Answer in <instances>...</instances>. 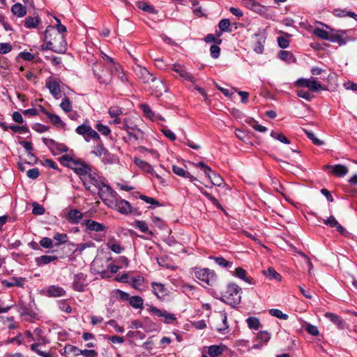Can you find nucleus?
Returning <instances> with one entry per match:
<instances>
[{"instance_id": "1", "label": "nucleus", "mask_w": 357, "mask_h": 357, "mask_svg": "<svg viewBox=\"0 0 357 357\" xmlns=\"http://www.w3.org/2000/svg\"><path fill=\"white\" fill-rule=\"evenodd\" d=\"M45 45L42 50H51L57 54H63L67 50V43L63 34L57 31L54 26H48L44 35Z\"/></svg>"}, {"instance_id": "2", "label": "nucleus", "mask_w": 357, "mask_h": 357, "mask_svg": "<svg viewBox=\"0 0 357 357\" xmlns=\"http://www.w3.org/2000/svg\"><path fill=\"white\" fill-rule=\"evenodd\" d=\"M60 163L66 167L74 171V172L80 176H86L91 171V167L84 161L79 158H74L70 155L66 154L59 158Z\"/></svg>"}, {"instance_id": "3", "label": "nucleus", "mask_w": 357, "mask_h": 357, "mask_svg": "<svg viewBox=\"0 0 357 357\" xmlns=\"http://www.w3.org/2000/svg\"><path fill=\"white\" fill-rule=\"evenodd\" d=\"M241 289L237 284H229L227 289L222 294V301L232 307H235L241 302Z\"/></svg>"}, {"instance_id": "4", "label": "nucleus", "mask_w": 357, "mask_h": 357, "mask_svg": "<svg viewBox=\"0 0 357 357\" xmlns=\"http://www.w3.org/2000/svg\"><path fill=\"white\" fill-rule=\"evenodd\" d=\"M192 270L195 277L202 282L204 286L213 287L216 284L218 276L213 270L200 267H195Z\"/></svg>"}, {"instance_id": "5", "label": "nucleus", "mask_w": 357, "mask_h": 357, "mask_svg": "<svg viewBox=\"0 0 357 357\" xmlns=\"http://www.w3.org/2000/svg\"><path fill=\"white\" fill-rule=\"evenodd\" d=\"M194 165L196 167L200 168L204 172V174L208 178L213 185L216 186H221L222 184L224 183V181L220 175L213 172L211 168L206 165L204 162H199L198 163L194 164Z\"/></svg>"}, {"instance_id": "6", "label": "nucleus", "mask_w": 357, "mask_h": 357, "mask_svg": "<svg viewBox=\"0 0 357 357\" xmlns=\"http://www.w3.org/2000/svg\"><path fill=\"white\" fill-rule=\"evenodd\" d=\"M97 189L98 190V194L99 197L105 204L110 206L109 202H112L115 192L109 185L105 183L103 181L102 182V185H100Z\"/></svg>"}, {"instance_id": "7", "label": "nucleus", "mask_w": 357, "mask_h": 357, "mask_svg": "<svg viewBox=\"0 0 357 357\" xmlns=\"http://www.w3.org/2000/svg\"><path fill=\"white\" fill-rule=\"evenodd\" d=\"M94 75L96 77L100 84H109L112 80V75L114 73V67L102 68L99 71L96 68H93Z\"/></svg>"}, {"instance_id": "8", "label": "nucleus", "mask_w": 357, "mask_h": 357, "mask_svg": "<svg viewBox=\"0 0 357 357\" xmlns=\"http://www.w3.org/2000/svg\"><path fill=\"white\" fill-rule=\"evenodd\" d=\"M169 70L177 73L183 79L195 84L196 79L189 73L186 68L180 63H174L169 66Z\"/></svg>"}, {"instance_id": "9", "label": "nucleus", "mask_w": 357, "mask_h": 357, "mask_svg": "<svg viewBox=\"0 0 357 357\" xmlns=\"http://www.w3.org/2000/svg\"><path fill=\"white\" fill-rule=\"evenodd\" d=\"M134 73L137 77L143 83H149L154 79L155 76L151 74L146 68L136 65L133 68Z\"/></svg>"}, {"instance_id": "10", "label": "nucleus", "mask_w": 357, "mask_h": 357, "mask_svg": "<svg viewBox=\"0 0 357 357\" xmlns=\"http://www.w3.org/2000/svg\"><path fill=\"white\" fill-rule=\"evenodd\" d=\"M60 81L52 77L46 79V87L49 89L50 93L56 98L58 99L61 96V89L59 86Z\"/></svg>"}, {"instance_id": "11", "label": "nucleus", "mask_w": 357, "mask_h": 357, "mask_svg": "<svg viewBox=\"0 0 357 357\" xmlns=\"http://www.w3.org/2000/svg\"><path fill=\"white\" fill-rule=\"evenodd\" d=\"M87 286L86 275L82 273H77L74 275L72 287L74 290L82 292Z\"/></svg>"}, {"instance_id": "12", "label": "nucleus", "mask_w": 357, "mask_h": 357, "mask_svg": "<svg viewBox=\"0 0 357 357\" xmlns=\"http://www.w3.org/2000/svg\"><path fill=\"white\" fill-rule=\"evenodd\" d=\"M271 338V334L266 331L259 332L254 341L253 348L261 349L264 344H266Z\"/></svg>"}, {"instance_id": "13", "label": "nucleus", "mask_w": 357, "mask_h": 357, "mask_svg": "<svg viewBox=\"0 0 357 357\" xmlns=\"http://www.w3.org/2000/svg\"><path fill=\"white\" fill-rule=\"evenodd\" d=\"M45 295L49 297H60L66 294V291L63 289V288L56 285H51L47 287L45 289Z\"/></svg>"}, {"instance_id": "14", "label": "nucleus", "mask_w": 357, "mask_h": 357, "mask_svg": "<svg viewBox=\"0 0 357 357\" xmlns=\"http://www.w3.org/2000/svg\"><path fill=\"white\" fill-rule=\"evenodd\" d=\"M151 82L152 84L151 89L152 91L155 93L156 96H161L163 92L167 91L166 86L161 79H158L155 77L154 79Z\"/></svg>"}, {"instance_id": "15", "label": "nucleus", "mask_w": 357, "mask_h": 357, "mask_svg": "<svg viewBox=\"0 0 357 357\" xmlns=\"http://www.w3.org/2000/svg\"><path fill=\"white\" fill-rule=\"evenodd\" d=\"M84 225L86 229L91 231L100 232L105 231L107 229L105 225H104L103 224L90 219L85 220Z\"/></svg>"}, {"instance_id": "16", "label": "nucleus", "mask_w": 357, "mask_h": 357, "mask_svg": "<svg viewBox=\"0 0 357 357\" xmlns=\"http://www.w3.org/2000/svg\"><path fill=\"white\" fill-rule=\"evenodd\" d=\"M327 167L331 169V172L338 177H343L349 172V169L347 166L341 164L335 165H327Z\"/></svg>"}, {"instance_id": "17", "label": "nucleus", "mask_w": 357, "mask_h": 357, "mask_svg": "<svg viewBox=\"0 0 357 357\" xmlns=\"http://www.w3.org/2000/svg\"><path fill=\"white\" fill-rule=\"evenodd\" d=\"M324 317L335 324L339 329L344 328L345 322L339 315L332 312H326Z\"/></svg>"}, {"instance_id": "18", "label": "nucleus", "mask_w": 357, "mask_h": 357, "mask_svg": "<svg viewBox=\"0 0 357 357\" xmlns=\"http://www.w3.org/2000/svg\"><path fill=\"white\" fill-rule=\"evenodd\" d=\"M83 218V214L77 209H71L67 215V220L71 224H78Z\"/></svg>"}, {"instance_id": "19", "label": "nucleus", "mask_w": 357, "mask_h": 357, "mask_svg": "<svg viewBox=\"0 0 357 357\" xmlns=\"http://www.w3.org/2000/svg\"><path fill=\"white\" fill-rule=\"evenodd\" d=\"M115 206L117 207V210L122 214L128 215L133 212L130 203L125 199L116 202Z\"/></svg>"}, {"instance_id": "20", "label": "nucleus", "mask_w": 357, "mask_h": 357, "mask_svg": "<svg viewBox=\"0 0 357 357\" xmlns=\"http://www.w3.org/2000/svg\"><path fill=\"white\" fill-rule=\"evenodd\" d=\"M50 143L52 146V148H51V152L53 155L65 153L68 151V146L64 144L58 143L54 139H50Z\"/></svg>"}, {"instance_id": "21", "label": "nucleus", "mask_w": 357, "mask_h": 357, "mask_svg": "<svg viewBox=\"0 0 357 357\" xmlns=\"http://www.w3.org/2000/svg\"><path fill=\"white\" fill-rule=\"evenodd\" d=\"M25 282V278H16L13 277L10 279V281L8 280H3L2 284L6 287H22L24 285V283Z\"/></svg>"}, {"instance_id": "22", "label": "nucleus", "mask_w": 357, "mask_h": 357, "mask_svg": "<svg viewBox=\"0 0 357 357\" xmlns=\"http://www.w3.org/2000/svg\"><path fill=\"white\" fill-rule=\"evenodd\" d=\"M172 172L178 176H182L185 178H190L191 182L197 181V178L193 176L192 174H190V173L186 172L183 168L178 167L176 165L172 166Z\"/></svg>"}, {"instance_id": "23", "label": "nucleus", "mask_w": 357, "mask_h": 357, "mask_svg": "<svg viewBox=\"0 0 357 357\" xmlns=\"http://www.w3.org/2000/svg\"><path fill=\"white\" fill-rule=\"evenodd\" d=\"M153 294L158 298H160L166 294L167 289L165 285L160 282H153L151 283Z\"/></svg>"}, {"instance_id": "24", "label": "nucleus", "mask_w": 357, "mask_h": 357, "mask_svg": "<svg viewBox=\"0 0 357 357\" xmlns=\"http://www.w3.org/2000/svg\"><path fill=\"white\" fill-rule=\"evenodd\" d=\"M333 14L337 17H350L357 21V14L346 9L335 8L333 10Z\"/></svg>"}, {"instance_id": "25", "label": "nucleus", "mask_w": 357, "mask_h": 357, "mask_svg": "<svg viewBox=\"0 0 357 357\" xmlns=\"http://www.w3.org/2000/svg\"><path fill=\"white\" fill-rule=\"evenodd\" d=\"M11 11L19 17H22L26 14V7L20 3H15L11 8Z\"/></svg>"}, {"instance_id": "26", "label": "nucleus", "mask_w": 357, "mask_h": 357, "mask_svg": "<svg viewBox=\"0 0 357 357\" xmlns=\"http://www.w3.org/2000/svg\"><path fill=\"white\" fill-rule=\"evenodd\" d=\"M40 111L45 114L55 126L62 125V121L60 117L54 114L48 112L43 106L40 105Z\"/></svg>"}, {"instance_id": "27", "label": "nucleus", "mask_w": 357, "mask_h": 357, "mask_svg": "<svg viewBox=\"0 0 357 357\" xmlns=\"http://www.w3.org/2000/svg\"><path fill=\"white\" fill-rule=\"evenodd\" d=\"M225 346L211 345L208 348V354L211 357H216L222 354Z\"/></svg>"}, {"instance_id": "28", "label": "nucleus", "mask_w": 357, "mask_h": 357, "mask_svg": "<svg viewBox=\"0 0 357 357\" xmlns=\"http://www.w3.org/2000/svg\"><path fill=\"white\" fill-rule=\"evenodd\" d=\"M107 246L116 254H120L124 250V247L121 246L114 238L110 239L108 241Z\"/></svg>"}, {"instance_id": "29", "label": "nucleus", "mask_w": 357, "mask_h": 357, "mask_svg": "<svg viewBox=\"0 0 357 357\" xmlns=\"http://www.w3.org/2000/svg\"><path fill=\"white\" fill-rule=\"evenodd\" d=\"M262 273L268 278L269 280H281V275L273 267H269L267 270L262 271Z\"/></svg>"}, {"instance_id": "30", "label": "nucleus", "mask_w": 357, "mask_h": 357, "mask_svg": "<svg viewBox=\"0 0 357 357\" xmlns=\"http://www.w3.org/2000/svg\"><path fill=\"white\" fill-rule=\"evenodd\" d=\"M278 57L284 61L288 63H295L296 59L294 56L293 54L289 51L281 50L278 53Z\"/></svg>"}, {"instance_id": "31", "label": "nucleus", "mask_w": 357, "mask_h": 357, "mask_svg": "<svg viewBox=\"0 0 357 357\" xmlns=\"http://www.w3.org/2000/svg\"><path fill=\"white\" fill-rule=\"evenodd\" d=\"M235 275L249 284H253V278L251 277H247L246 271L241 267L236 268Z\"/></svg>"}, {"instance_id": "32", "label": "nucleus", "mask_w": 357, "mask_h": 357, "mask_svg": "<svg viewBox=\"0 0 357 357\" xmlns=\"http://www.w3.org/2000/svg\"><path fill=\"white\" fill-rule=\"evenodd\" d=\"M97 142L98 144L93 147L91 153L94 154L97 157H101L107 149L104 146L101 139Z\"/></svg>"}, {"instance_id": "33", "label": "nucleus", "mask_w": 357, "mask_h": 357, "mask_svg": "<svg viewBox=\"0 0 357 357\" xmlns=\"http://www.w3.org/2000/svg\"><path fill=\"white\" fill-rule=\"evenodd\" d=\"M24 22L26 28L33 29L37 27V26L39 24L40 20L37 17L29 16L25 18Z\"/></svg>"}, {"instance_id": "34", "label": "nucleus", "mask_w": 357, "mask_h": 357, "mask_svg": "<svg viewBox=\"0 0 357 357\" xmlns=\"http://www.w3.org/2000/svg\"><path fill=\"white\" fill-rule=\"evenodd\" d=\"M114 73L123 83H126L128 81L127 76L125 75L122 67L120 64L114 65Z\"/></svg>"}, {"instance_id": "35", "label": "nucleus", "mask_w": 357, "mask_h": 357, "mask_svg": "<svg viewBox=\"0 0 357 357\" xmlns=\"http://www.w3.org/2000/svg\"><path fill=\"white\" fill-rule=\"evenodd\" d=\"M58 257L56 256H51V255H42L40 257H37L36 261L38 265H45L47 264L52 261L56 260Z\"/></svg>"}, {"instance_id": "36", "label": "nucleus", "mask_w": 357, "mask_h": 357, "mask_svg": "<svg viewBox=\"0 0 357 357\" xmlns=\"http://www.w3.org/2000/svg\"><path fill=\"white\" fill-rule=\"evenodd\" d=\"M209 259H213L218 265L222 268H231L232 266V262L226 260L222 257L210 256Z\"/></svg>"}, {"instance_id": "37", "label": "nucleus", "mask_w": 357, "mask_h": 357, "mask_svg": "<svg viewBox=\"0 0 357 357\" xmlns=\"http://www.w3.org/2000/svg\"><path fill=\"white\" fill-rule=\"evenodd\" d=\"M86 176H88L90 183H92V185L95 186L96 188L100 185H102V181L100 179V177L96 173L92 172L91 170L90 172L86 174Z\"/></svg>"}, {"instance_id": "38", "label": "nucleus", "mask_w": 357, "mask_h": 357, "mask_svg": "<svg viewBox=\"0 0 357 357\" xmlns=\"http://www.w3.org/2000/svg\"><path fill=\"white\" fill-rule=\"evenodd\" d=\"M307 89L313 92L319 91L324 89L320 82H317L315 78L309 79Z\"/></svg>"}, {"instance_id": "39", "label": "nucleus", "mask_w": 357, "mask_h": 357, "mask_svg": "<svg viewBox=\"0 0 357 357\" xmlns=\"http://www.w3.org/2000/svg\"><path fill=\"white\" fill-rule=\"evenodd\" d=\"M130 305L135 309H141L143 307V299L138 296H132L129 301Z\"/></svg>"}, {"instance_id": "40", "label": "nucleus", "mask_w": 357, "mask_h": 357, "mask_svg": "<svg viewBox=\"0 0 357 357\" xmlns=\"http://www.w3.org/2000/svg\"><path fill=\"white\" fill-rule=\"evenodd\" d=\"M137 7L139 9H141L145 12H147L149 13H151V14L156 13V10L155 9V8L146 2H144V1L138 2Z\"/></svg>"}, {"instance_id": "41", "label": "nucleus", "mask_w": 357, "mask_h": 357, "mask_svg": "<svg viewBox=\"0 0 357 357\" xmlns=\"http://www.w3.org/2000/svg\"><path fill=\"white\" fill-rule=\"evenodd\" d=\"M199 190H200V192H202V194L204 197H206L208 199H209L212 202V204L216 206L217 208L223 210L222 205L219 203V202L218 201V199L215 197L212 196L208 192L204 190L202 188L199 189Z\"/></svg>"}, {"instance_id": "42", "label": "nucleus", "mask_w": 357, "mask_h": 357, "mask_svg": "<svg viewBox=\"0 0 357 357\" xmlns=\"http://www.w3.org/2000/svg\"><path fill=\"white\" fill-rule=\"evenodd\" d=\"M80 350L78 347L71 344H66L65 346V354L67 355L72 354L73 357L79 356Z\"/></svg>"}, {"instance_id": "43", "label": "nucleus", "mask_w": 357, "mask_h": 357, "mask_svg": "<svg viewBox=\"0 0 357 357\" xmlns=\"http://www.w3.org/2000/svg\"><path fill=\"white\" fill-rule=\"evenodd\" d=\"M246 322L250 329L258 330L261 326L260 321L257 317H249Z\"/></svg>"}, {"instance_id": "44", "label": "nucleus", "mask_w": 357, "mask_h": 357, "mask_svg": "<svg viewBox=\"0 0 357 357\" xmlns=\"http://www.w3.org/2000/svg\"><path fill=\"white\" fill-rule=\"evenodd\" d=\"M285 35V37L284 36H279L277 39L278 45L282 49L287 48L289 45V40H288V38L290 36V35L287 33H283Z\"/></svg>"}, {"instance_id": "45", "label": "nucleus", "mask_w": 357, "mask_h": 357, "mask_svg": "<svg viewBox=\"0 0 357 357\" xmlns=\"http://www.w3.org/2000/svg\"><path fill=\"white\" fill-rule=\"evenodd\" d=\"M231 24L229 19H222L220 21L218 24L219 29L222 32H231V29L230 28Z\"/></svg>"}, {"instance_id": "46", "label": "nucleus", "mask_w": 357, "mask_h": 357, "mask_svg": "<svg viewBox=\"0 0 357 357\" xmlns=\"http://www.w3.org/2000/svg\"><path fill=\"white\" fill-rule=\"evenodd\" d=\"M135 162L139 167L142 169L144 171H146L149 173L153 172V167L146 162L140 159H135Z\"/></svg>"}, {"instance_id": "47", "label": "nucleus", "mask_w": 357, "mask_h": 357, "mask_svg": "<svg viewBox=\"0 0 357 357\" xmlns=\"http://www.w3.org/2000/svg\"><path fill=\"white\" fill-rule=\"evenodd\" d=\"M144 281V279L142 276H137L135 278H130L129 283L133 288L138 289L142 285Z\"/></svg>"}, {"instance_id": "48", "label": "nucleus", "mask_w": 357, "mask_h": 357, "mask_svg": "<svg viewBox=\"0 0 357 357\" xmlns=\"http://www.w3.org/2000/svg\"><path fill=\"white\" fill-rule=\"evenodd\" d=\"M134 226L143 233H149L150 234H152V232L149 231L148 225L144 221L135 220Z\"/></svg>"}, {"instance_id": "49", "label": "nucleus", "mask_w": 357, "mask_h": 357, "mask_svg": "<svg viewBox=\"0 0 357 357\" xmlns=\"http://www.w3.org/2000/svg\"><path fill=\"white\" fill-rule=\"evenodd\" d=\"M102 156V161L105 164H112L116 159L115 155L111 153L108 150H107Z\"/></svg>"}, {"instance_id": "50", "label": "nucleus", "mask_w": 357, "mask_h": 357, "mask_svg": "<svg viewBox=\"0 0 357 357\" xmlns=\"http://www.w3.org/2000/svg\"><path fill=\"white\" fill-rule=\"evenodd\" d=\"M304 132L307 137L312 142V143L317 146H321L324 144V142L318 139L313 132L307 130H304Z\"/></svg>"}, {"instance_id": "51", "label": "nucleus", "mask_w": 357, "mask_h": 357, "mask_svg": "<svg viewBox=\"0 0 357 357\" xmlns=\"http://www.w3.org/2000/svg\"><path fill=\"white\" fill-rule=\"evenodd\" d=\"M271 136L280 141V142L282 143H284V144H290V141L289 140L288 138H287L281 132H275V131H272L271 132Z\"/></svg>"}, {"instance_id": "52", "label": "nucleus", "mask_w": 357, "mask_h": 357, "mask_svg": "<svg viewBox=\"0 0 357 357\" xmlns=\"http://www.w3.org/2000/svg\"><path fill=\"white\" fill-rule=\"evenodd\" d=\"M84 139L86 142H89L91 139H93L95 142H98L100 140V137L99 134L92 129V128H90V130L88 132L87 135L85 136Z\"/></svg>"}, {"instance_id": "53", "label": "nucleus", "mask_w": 357, "mask_h": 357, "mask_svg": "<svg viewBox=\"0 0 357 357\" xmlns=\"http://www.w3.org/2000/svg\"><path fill=\"white\" fill-rule=\"evenodd\" d=\"M20 144H21L24 148L30 159H36L35 156L31 153V151L33 150V145L31 142L20 141Z\"/></svg>"}, {"instance_id": "54", "label": "nucleus", "mask_w": 357, "mask_h": 357, "mask_svg": "<svg viewBox=\"0 0 357 357\" xmlns=\"http://www.w3.org/2000/svg\"><path fill=\"white\" fill-rule=\"evenodd\" d=\"M130 139H134L135 141H137L140 139H143L144 132L139 129L136 128L135 130H132L128 133Z\"/></svg>"}, {"instance_id": "55", "label": "nucleus", "mask_w": 357, "mask_h": 357, "mask_svg": "<svg viewBox=\"0 0 357 357\" xmlns=\"http://www.w3.org/2000/svg\"><path fill=\"white\" fill-rule=\"evenodd\" d=\"M328 40L332 43H337L340 45H343L347 43V40L342 38L340 34H333L330 36Z\"/></svg>"}, {"instance_id": "56", "label": "nucleus", "mask_w": 357, "mask_h": 357, "mask_svg": "<svg viewBox=\"0 0 357 357\" xmlns=\"http://www.w3.org/2000/svg\"><path fill=\"white\" fill-rule=\"evenodd\" d=\"M242 3L249 9L257 10L260 8V3L255 0H242Z\"/></svg>"}, {"instance_id": "57", "label": "nucleus", "mask_w": 357, "mask_h": 357, "mask_svg": "<svg viewBox=\"0 0 357 357\" xmlns=\"http://www.w3.org/2000/svg\"><path fill=\"white\" fill-rule=\"evenodd\" d=\"M123 109L119 106H112L108 109V114L110 117H116L122 114Z\"/></svg>"}, {"instance_id": "58", "label": "nucleus", "mask_w": 357, "mask_h": 357, "mask_svg": "<svg viewBox=\"0 0 357 357\" xmlns=\"http://www.w3.org/2000/svg\"><path fill=\"white\" fill-rule=\"evenodd\" d=\"M61 108L66 112H69L72 110V104L70 99L68 97H65L61 104Z\"/></svg>"}, {"instance_id": "59", "label": "nucleus", "mask_w": 357, "mask_h": 357, "mask_svg": "<svg viewBox=\"0 0 357 357\" xmlns=\"http://www.w3.org/2000/svg\"><path fill=\"white\" fill-rule=\"evenodd\" d=\"M305 331L310 335L313 336H317L319 334V331L318 328L316 326H314L309 323H305Z\"/></svg>"}, {"instance_id": "60", "label": "nucleus", "mask_w": 357, "mask_h": 357, "mask_svg": "<svg viewBox=\"0 0 357 357\" xmlns=\"http://www.w3.org/2000/svg\"><path fill=\"white\" fill-rule=\"evenodd\" d=\"M54 238L59 242L56 244L59 247L61 244L66 243L68 241V237L66 234L57 233L54 235Z\"/></svg>"}, {"instance_id": "61", "label": "nucleus", "mask_w": 357, "mask_h": 357, "mask_svg": "<svg viewBox=\"0 0 357 357\" xmlns=\"http://www.w3.org/2000/svg\"><path fill=\"white\" fill-rule=\"evenodd\" d=\"M269 313L271 316L275 317L280 319L287 320L289 316L287 314H284L281 310L278 309H271Z\"/></svg>"}, {"instance_id": "62", "label": "nucleus", "mask_w": 357, "mask_h": 357, "mask_svg": "<svg viewBox=\"0 0 357 357\" xmlns=\"http://www.w3.org/2000/svg\"><path fill=\"white\" fill-rule=\"evenodd\" d=\"M91 127L89 125L82 124L77 127L75 131L78 135L85 137Z\"/></svg>"}, {"instance_id": "63", "label": "nucleus", "mask_w": 357, "mask_h": 357, "mask_svg": "<svg viewBox=\"0 0 357 357\" xmlns=\"http://www.w3.org/2000/svg\"><path fill=\"white\" fill-rule=\"evenodd\" d=\"M38 347H39L38 343H34V344H31L30 348L33 351L36 352V354H38L39 356H40L42 357H52V355L50 353L45 352V351H42L39 350L38 349Z\"/></svg>"}, {"instance_id": "64", "label": "nucleus", "mask_w": 357, "mask_h": 357, "mask_svg": "<svg viewBox=\"0 0 357 357\" xmlns=\"http://www.w3.org/2000/svg\"><path fill=\"white\" fill-rule=\"evenodd\" d=\"M314 34L321 39L327 40H328L330 36L326 30L322 29L321 28H316L314 30Z\"/></svg>"}]
</instances>
